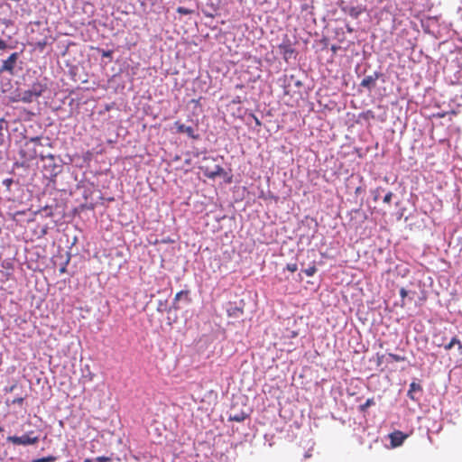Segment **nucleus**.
<instances>
[{"instance_id": "nucleus-1", "label": "nucleus", "mask_w": 462, "mask_h": 462, "mask_svg": "<svg viewBox=\"0 0 462 462\" xmlns=\"http://www.w3.org/2000/svg\"><path fill=\"white\" fill-rule=\"evenodd\" d=\"M6 439L8 442H11L14 445L27 446V445L36 444L39 441V437L33 436V432L31 431V432L23 434V436H20V437L8 436Z\"/></svg>"}, {"instance_id": "nucleus-2", "label": "nucleus", "mask_w": 462, "mask_h": 462, "mask_svg": "<svg viewBox=\"0 0 462 462\" xmlns=\"http://www.w3.org/2000/svg\"><path fill=\"white\" fill-rule=\"evenodd\" d=\"M18 59V52L12 53L6 60H3L2 66L0 68V72H8L9 74L14 75V67Z\"/></svg>"}, {"instance_id": "nucleus-3", "label": "nucleus", "mask_w": 462, "mask_h": 462, "mask_svg": "<svg viewBox=\"0 0 462 462\" xmlns=\"http://www.w3.org/2000/svg\"><path fill=\"white\" fill-rule=\"evenodd\" d=\"M201 170L203 171L205 176L209 179H215L217 176L226 175L224 169L220 165H214V167L202 165Z\"/></svg>"}, {"instance_id": "nucleus-4", "label": "nucleus", "mask_w": 462, "mask_h": 462, "mask_svg": "<svg viewBox=\"0 0 462 462\" xmlns=\"http://www.w3.org/2000/svg\"><path fill=\"white\" fill-rule=\"evenodd\" d=\"M408 434H405L401 430H394L389 435L391 446L393 448L402 446L404 440L408 438Z\"/></svg>"}, {"instance_id": "nucleus-5", "label": "nucleus", "mask_w": 462, "mask_h": 462, "mask_svg": "<svg viewBox=\"0 0 462 462\" xmlns=\"http://www.w3.org/2000/svg\"><path fill=\"white\" fill-rule=\"evenodd\" d=\"M380 74L378 72H374L372 75L365 76L360 82V86L371 90L376 85V81L379 79Z\"/></svg>"}, {"instance_id": "nucleus-6", "label": "nucleus", "mask_w": 462, "mask_h": 462, "mask_svg": "<svg viewBox=\"0 0 462 462\" xmlns=\"http://www.w3.org/2000/svg\"><path fill=\"white\" fill-rule=\"evenodd\" d=\"M226 313L229 318L240 319L244 315V308L229 304V307L226 309Z\"/></svg>"}, {"instance_id": "nucleus-7", "label": "nucleus", "mask_w": 462, "mask_h": 462, "mask_svg": "<svg viewBox=\"0 0 462 462\" xmlns=\"http://www.w3.org/2000/svg\"><path fill=\"white\" fill-rule=\"evenodd\" d=\"M177 132L180 134H187L191 138H196L194 134V129L190 125H185L180 122H175Z\"/></svg>"}, {"instance_id": "nucleus-8", "label": "nucleus", "mask_w": 462, "mask_h": 462, "mask_svg": "<svg viewBox=\"0 0 462 462\" xmlns=\"http://www.w3.org/2000/svg\"><path fill=\"white\" fill-rule=\"evenodd\" d=\"M452 347H457L458 355H462V342L457 337H452L448 344L444 345V349L447 351Z\"/></svg>"}, {"instance_id": "nucleus-9", "label": "nucleus", "mask_w": 462, "mask_h": 462, "mask_svg": "<svg viewBox=\"0 0 462 462\" xmlns=\"http://www.w3.org/2000/svg\"><path fill=\"white\" fill-rule=\"evenodd\" d=\"M280 52L282 54L283 58L287 60L291 57L294 53V50L291 47V43H282L279 45Z\"/></svg>"}, {"instance_id": "nucleus-10", "label": "nucleus", "mask_w": 462, "mask_h": 462, "mask_svg": "<svg viewBox=\"0 0 462 462\" xmlns=\"http://www.w3.org/2000/svg\"><path fill=\"white\" fill-rule=\"evenodd\" d=\"M247 417H248V414L244 411H241V412L231 411L229 413V420H232V421L241 422V421H244Z\"/></svg>"}, {"instance_id": "nucleus-11", "label": "nucleus", "mask_w": 462, "mask_h": 462, "mask_svg": "<svg viewBox=\"0 0 462 462\" xmlns=\"http://www.w3.org/2000/svg\"><path fill=\"white\" fill-rule=\"evenodd\" d=\"M183 296L185 297V299L187 300L188 302L190 301V299L189 298V291H180L177 292L175 295V298H174V301H173V308L175 310L180 309V307L177 305V301H179Z\"/></svg>"}, {"instance_id": "nucleus-12", "label": "nucleus", "mask_w": 462, "mask_h": 462, "mask_svg": "<svg viewBox=\"0 0 462 462\" xmlns=\"http://www.w3.org/2000/svg\"><path fill=\"white\" fill-rule=\"evenodd\" d=\"M422 391V387L420 386V384L415 383V382H412L411 384H410V389L408 391V396L411 399V400H415V396H414V393L416 392H421Z\"/></svg>"}, {"instance_id": "nucleus-13", "label": "nucleus", "mask_w": 462, "mask_h": 462, "mask_svg": "<svg viewBox=\"0 0 462 462\" xmlns=\"http://www.w3.org/2000/svg\"><path fill=\"white\" fill-rule=\"evenodd\" d=\"M362 12L363 10L359 6H352L347 10V14L354 19L358 18Z\"/></svg>"}, {"instance_id": "nucleus-14", "label": "nucleus", "mask_w": 462, "mask_h": 462, "mask_svg": "<svg viewBox=\"0 0 462 462\" xmlns=\"http://www.w3.org/2000/svg\"><path fill=\"white\" fill-rule=\"evenodd\" d=\"M373 405H374V398H369L366 400V402L364 404H361L359 406V411L361 412H365L367 408H369L370 406H373Z\"/></svg>"}, {"instance_id": "nucleus-15", "label": "nucleus", "mask_w": 462, "mask_h": 462, "mask_svg": "<svg viewBox=\"0 0 462 462\" xmlns=\"http://www.w3.org/2000/svg\"><path fill=\"white\" fill-rule=\"evenodd\" d=\"M26 94H29V95H30V97H32V95H33L34 97H40V96H41V94H42V88H41V86H40V85H38V86H33V87H32V90L26 92Z\"/></svg>"}, {"instance_id": "nucleus-16", "label": "nucleus", "mask_w": 462, "mask_h": 462, "mask_svg": "<svg viewBox=\"0 0 462 462\" xmlns=\"http://www.w3.org/2000/svg\"><path fill=\"white\" fill-rule=\"evenodd\" d=\"M389 357L393 360V361H395V362H403L406 360V357L403 356H399V355H396V354H393V353H389L388 354Z\"/></svg>"}, {"instance_id": "nucleus-17", "label": "nucleus", "mask_w": 462, "mask_h": 462, "mask_svg": "<svg viewBox=\"0 0 462 462\" xmlns=\"http://www.w3.org/2000/svg\"><path fill=\"white\" fill-rule=\"evenodd\" d=\"M303 272L307 276L311 277L316 273L317 268L315 265H312V266H310L309 268L305 269Z\"/></svg>"}, {"instance_id": "nucleus-18", "label": "nucleus", "mask_w": 462, "mask_h": 462, "mask_svg": "<svg viewBox=\"0 0 462 462\" xmlns=\"http://www.w3.org/2000/svg\"><path fill=\"white\" fill-rule=\"evenodd\" d=\"M56 460V457L53 456H48L41 458H37L33 460V462H54Z\"/></svg>"}, {"instance_id": "nucleus-19", "label": "nucleus", "mask_w": 462, "mask_h": 462, "mask_svg": "<svg viewBox=\"0 0 462 462\" xmlns=\"http://www.w3.org/2000/svg\"><path fill=\"white\" fill-rule=\"evenodd\" d=\"M177 13H178V14H185V15H186V14H192V13H193V11H192V10H189V9H188V8H186V7H183V6H179V7L177 8Z\"/></svg>"}, {"instance_id": "nucleus-20", "label": "nucleus", "mask_w": 462, "mask_h": 462, "mask_svg": "<svg viewBox=\"0 0 462 462\" xmlns=\"http://www.w3.org/2000/svg\"><path fill=\"white\" fill-rule=\"evenodd\" d=\"M393 194L392 191H388L385 196L383 197V201L386 204H390L391 201H392V198H393Z\"/></svg>"}, {"instance_id": "nucleus-21", "label": "nucleus", "mask_w": 462, "mask_h": 462, "mask_svg": "<svg viewBox=\"0 0 462 462\" xmlns=\"http://www.w3.org/2000/svg\"><path fill=\"white\" fill-rule=\"evenodd\" d=\"M286 269L291 273H294L298 270V265L295 263H291L286 265Z\"/></svg>"}, {"instance_id": "nucleus-22", "label": "nucleus", "mask_w": 462, "mask_h": 462, "mask_svg": "<svg viewBox=\"0 0 462 462\" xmlns=\"http://www.w3.org/2000/svg\"><path fill=\"white\" fill-rule=\"evenodd\" d=\"M49 159L52 162V164L51 165L52 167V170L51 171V175H56L57 171L55 170L57 169V165L53 162V161H54L53 155H50Z\"/></svg>"}, {"instance_id": "nucleus-23", "label": "nucleus", "mask_w": 462, "mask_h": 462, "mask_svg": "<svg viewBox=\"0 0 462 462\" xmlns=\"http://www.w3.org/2000/svg\"><path fill=\"white\" fill-rule=\"evenodd\" d=\"M14 180L11 178L5 179L3 180V184L6 187V189L10 191L11 185L13 184Z\"/></svg>"}, {"instance_id": "nucleus-24", "label": "nucleus", "mask_w": 462, "mask_h": 462, "mask_svg": "<svg viewBox=\"0 0 462 462\" xmlns=\"http://www.w3.org/2000/svg\"><path fill=\"white\" fill-rule=\"evenodd\" d=\"M24 402V398L23 397H18V398H15L12 401V404H17V405H23Z\"/></svg>"}, {"instance_id": "nucleus-25", "label": "nucleus", "mask_w": 462, "mask_h": 462, "mask_svg": "<svg viewBox=\"0 0 462 462\" xmlns=\"http://www.w3.org/2000/svg\"><path fill=\"white\" fill-rule=\"evenodd\" d=\"M383 358H384V356L383 355H380V354H377L376 355V365L379 366L383 364Z\"/></svg>"}, {"instance_id": "nucleus-26", "label": "nucleus", "mask_w": 462, "mask_h": 462, "mask_svg": "<svg viewBox=\"0 0 462 462\" xmlns=\"http://www.w3.org/2000/svg\"><path fill=\"white\" fill-rule=\"evenodd\" d=\"M7 48H9L7 42L5 40L0 38V50L4 51V50H6Z\"/></svg>"}, {"instance_id": "nucleus-27", "label": "nucleus", "mask_w": 462, "mask_h": 462, "mask_svg": "<svg viewBox=\"0 0 462 462\" xmlns=\"http://www.w3.org/2000/svg\"><path fill=\"white\" fill-rule=\"evenodd\" d=\"M110 460H111V458L108 457H97V462H108Z\"/></svg>"}, {"instance_id": "nucleus-28", "label": "nucleus", "mask_w": 462, "mask_h": 462, "mask_svg": "<svg viewBox=\"0 0 462 462\" xmlns=\"http://www.w3.org/2000/svg\"><path fill=\"white\" fill-rule=\"evenodd\" d=\"M408 295V291L404 288H401L400 290V296L403 300Z\"/></svg>"}, {"instance_id": "nucleus-29", "label": "nucleus", "mask_w": 462, "mask_h": 462, "mask_svg": "<svg viewBox=\"0 0 462 462\" xmlns=\"http://www.w3.org/2000/svg\"><path fill=\"white\" fill-rule=\"evenodd\" d=\"M102 56L106 58H111L112 56V51H103Z\"/></svg>"}, {"instance_id": "nucleus-30", "label": "nucleus", "mask_w": 462, "mask_h": 462, "mask_svg": "<svg viewBox=\"0 0 462 462\" xmlns=\"http://www.w3.org/2000/svg\"><path fill=\"white\" fill-rule=\"evenodd\" d=\"M380 190H381V189H380V188H378V189H376L374 191V199L375 201H376V200L378 199V198H379Z\"/></svg>"}, {"instance_id": "nucleus-31", "label": "nucleus", "mask_w": 462, "mask_h": 462, "mask_svg": "<svg viewBox=\"0 0 462 462\" xmlns=\"http://www.w3.org/2000/svg\"><path fill=\"white\" fill-rule=\"evenodd\" d=\"M15 387H16V383L13 384L12 386H10L8 388H5V393H12L14 390Z\"/></svg>"}, {"instance_id": "nucleus-32", "label": "nucleus", "mask_w": 462, "mask_h": 462, "mask_svg": "<svg viewBox=\"0 0 462 462\" xmlns=\"http://www.w3.org/2000/svg\"><path fill=\"white\" fill-rule=\"evenodd\" d=\"M311 457V454L310 452H307L305 455H304V457L305 458H309Z\"/></svg>"}, {"instance_id": "nucleus-33", "label": "nucleus", "mask_w": 462, "mask_h": 462, "mask_svg": "<svg viewBox=\"0 0 462 462\" xmlns=\"http://www.w3.org/2000/svg\"><path fill=\"white\" fill-rule=\"evenodd\" d=\"M38 140H39V138H32V140H31V141H32V142H34V141H38Z\"/></svg>"}, {"instance_id": "nucleus-34", "label": "nucleus", "mask_w": 462, "mask_h": 462, "mask_svg": "<svg viewBox=\"0 0 462 462\" xmlns=\"http://www.w3.org/2000/svg\"><path fill=\"white\" fill-rule=\"evenodd\" d=\"M255 121H256V125H260V121L257 118H255Z\"/></svg>"}, {"instance_id": "nucleus-35", "label": "nucleus", "mask_w": 462, "mask_h": 462, "mask_svg": "<svg viewBox=\"0 0 462 462\" xmlns=\"http://www.w3.org/2000/svg\"><path fill=\"white\" fill-rule=\"evenodd\" d=\"M3 431V428L0 426V432Z\"/></svg>"}]
</instances>
